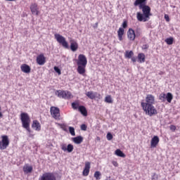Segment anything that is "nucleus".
<instances>
[{"mask_svg": "<svg viewBox=\"0 0 180 180\" xmlns=\"http://www.w3.org/2000/svg\"><path fill=\"white\" fill-rule=\"evenodd\" d=\"M147 0H136L134 3V6H139V9L142 10L141 12L136 13V19L139 22H148L151 14V8L146 5Z\"/></svg>", "mask_w": 180, "mask_h": 180, "instance_id": "nucleus-1", "label": "nucleus"}, {"mask_svg": "<svg viewBox=\"0 0 180 180\" xmlns=\"http://www.w3.org/2000/svg\"><path fill=\"white\" fill-rule=\"evenodd\" d=\"M154 105H155V96L153 94H147L145 98V102L141 103V106L143 112L146 115L150 116V117L158 115V111Z\"/></svg>", "mask_w": 180, "mask_h": 180, "instance_id": "nucleus-2", "label": "nucleus"}, {"mask_svg": "<svg viewBox=\"0 0 180 180\" xmlns=\"http://www.w3.org/2000/svg\"><path fill=\"white\" fill-rule=\"evenodd\" d=\"M20 117V120H21V123L23 129H25L27 131L30 133L28 135V137L33 139L34 137V134H30L32 130H30L31 120H30V117L29 116V114H27V112H21Z\"/></svg>", "mask_w": 180, "mask_h": 180, "instance_id": "nucleus-3", "label": "nucleus"}, {"mask_svg": "<svg viewBox=\"0 0 180 180\" xmlns=\"http://www.w3.org/2000/svg\"><path fill=\"white\" fill-rule=\"evenodd\" d=\"M77 72L80 75H84L86 72V64H88V60L86 56L84 54H79L78 56V60L77 61Z\"/></svg>", "mask_w": 180, "mask_h": 180, "instance_id": "nucleus-4", "label": "nucleus"}, {"mask_svg": "<svg viewBox=\"0 0 180 180\" xmlns=\"http://www.w3.org/2000/svg\"><path fill=\"white\" fill-rule=\"evenodd\" d=\"M55 95L58 96V98H62V99H71L72 94L68 91L57 90L55 92Z\"/></svg>", "mask_w": 180, "mask_h": 180, "instance_id": "nucleus-5", "label": "nucleus"}, {"mask_svg": "<svg viewBox=\"0 0 180 180\" xmlns=\"http://www.w3.org/2000/svg\"><path fill=\"white\" fill-rule=\"evenodd\" d=\"M54 36L56 41H58L59 44H61L64 49H70V46H68V42L65 40V37L60 34H55Z\"/></svg>", "mask_w": 180, "mask_h": 180, "instance_id": "nucleus-6", "label": "nucleus"}, {"mask_svg": "<svg viewBox=\"0 0 180 180\" xmlns=\"http://www.w3.org/2000/svg\"><path fill=\"white\" fill-rule=\"evenodd\" d=\"M0 141V150H6L9 147V137L8 135H2Z\"/></svg>", "mask_w": 180, "mask_h": 180, "instance_id": "nucleus-7", "label": "nucleus"}, {"mask_svg": "<svg viewBox=\"0 0 180 180\" xmlns=\"http://www.w3.org/2000/svg\"><path fill=\"white\" fill-rule=\"evenodd\" d=\"M50 112L52 117H53L55 120H60V117L61 116V115L60 114V108H58V107L52 106L50 108Z\"/></svg>", "mask_w": 180, "mask_h": 180, "instance_id": "nucleus-8", "label": "nucleus"}, {"mask_svg": "<svg viewBox=\"0 0 180 180\" xmlns=\"http://www.w3.org/2000/svg\"><path fill=\"white\" fill-rule=\"evenodd\" d=\"M39 180H57L54 173L45 172L40 177Z\"/></svg>", "mask_w": 180, "mask_h": 180, "instance_id": "nucleus-9", "label": "nucleus"}, {"mask_svg": "<svg viewBox=\"0 0 180 180\" xmlns=\"http://www.w3.org/2000/svg\"><path fill=\"white\" fill-rule=\"evenodd\" d=\"M30 9L32 15H36L37 16H39V7L37 3L31 4Z\"/></svg>", "mask_w": 180, "mask_h": 180, "instance_id": "nucleus-10", "label": "nucleus"}, {"mask_svg": "<svg viewBox=\"0 0 180 180\" xmlns=\"http://www.w3.org/2000/svg\"><path fill=\"white\" fill-rule=\"evenodd\" d=\"M127 38L131 41H134L136 40V32H134V30L129 28L127 31Z\"/></svg>", "mask_w": 180, "mask_h": 180, "instance_id": "nucleus-11", "label": "nucleus"}, {"mask_svg": "<svg viewBox=\"0 0 180 180\" xmlns=\"http://www.w3.org/2000/svg\"><path fill=\"white\" fill-rule=\"evenodd\" d=\"M90 169H91V162H86L84 165V169L82 172L83 176H88V175H89Z\"/></svg>", "mask_w": 180, "mask_h": 180, "instance_id": "nucleus-12", "label": "nucleus"}, {"mask_svg": "<svg viewBox=\"0 0 180 180\" xmlns=\"http://www.w3.org/2000/svg\"><path fill=\"white\" fill-rule=\"evenodd\" d=\"M32 127L36 131H40L41 130V124L37 120H34L32 121Z\"/></svg>", "mask_w": 180, "mask_h": 180, "instance_id": "nucleus-13", "label": "nucleus"}, {"mask_svg": "<svg viewBox=\"0 0 180 180\" xmlns=\"http://www.w3.org/2000/svg\"><path fill=\"white\" fill-rule=\"evenodd\" d=\"M158 143H160V138L158 136H153L150 141L151 148H155L158 146Z\"/></svg>", "mask_w": 180, "mask_h": 180, "instance_id": "nucleus-14", "label": "nucleus"}, {"mask_svg": "<svg viewBox=\"0 0 180 180\" xmlns=\"http://www.w3.org/2000/svg\"><path fill=\"white\" fill-rule=\"evenodd\" d=\"M37 63L39 65H44L46 63V57H44L43 53L37 57Z\"/></svg>", "mask_w": 180, "mask_h": 180, "instance_id": "nucleus-15", "label": "nucleus"}, {"mask_svg": "<svg viewBox=\"0 0 180 180\" xmlns=\"http://www.w3.org/2000/svg\"><path fill=\"white\" fill-rule=\"evenodd\" d=\"M70 50L72 51H77L78 50V42L75 41V39H70Z\"/></svg>", "mask_w": 180, "mask_h": 180, "instance_id": "nucleus-16", "label": "nucleus"}, {"mask_svg": "<svg viewBox=\"0 0 180 180\" xmlns=\"http://www.w3.org/2000/svg\"><path fill=\"white\" fill-rule=\"evenodd\" d=\"M20 70L22 72H25V74H30V71H32V68H30V66L27 64L21 65Z\"/></svg>", "mask_w": 180, "mask_h": 180, "instance_id": "nucleus-17", "label": "nucleus"}, {"mask_svg": "<svg viewBox=\"0 0 180 180\" xmlns=\"http://www.w3.org/2000/svg\"><path fill=\"white\" fill-rule=\"evenodd\" d=\"M124 34V29H123V27H120L117 31L118 39L120 40V41H122L123 40Z\"/></svg>", "mask_w": 180, "mask_h": 180, "instance_id": "nucleus-18", "label": "nucleus"}, {"mask_svg": "<svg viewBox=\"0 0 180 180\" xmlns=\"http://www.w3.org/2000/svg\"><path fill=\"white\" fill-rule=\"evenodd\" d=\"M79 112H80V113L84 116V117H86L88 116V110H86V108H85V106L84 105H80L79 107Z\"/></svg>", "mask_w": 180, "mask_h": 180, "instance_id": "nucleus-19", "label": "nucleus"}, {"mask_svg": "<svg viewBox=\"0 0 180 180\" xmlns=\"http://www.w3.org/2000/svg\"><path fill=\"white\" fill-rule=\"evenodd\" d=\"M23 172H25V174H30V172H32V171H33V167L32 166H29V165H25L23 168Z\"/></svg>", "mask_w": 180, "mask_h": 180, "instance_id": "nucleus-20", "label": "nucleus"}, {"mask_svg": "<svg viewBox=\"0 0 180 180\" xmlns=\"http://www.w3.org/2000/svg\"><path fill=\"white\" fill-rule=\"evenodd\" d=\"M72 141H74L75 144H81V143L84 141V138L82 136H78L72 138Z\"/></svg>", "mask_w": 180, "mask_h": 180, "instance_id": "nucleus-21", "label": "nucleus"}, {"mask_svg": "<svg viewBox=\"0 0 180 180\" xmlns=\"http://www.w3.org/2000/svg\"><path fill=\"white\" fill-rule=\"evenodd\" d=\"M138 60L139 63H146V55L143 53H140L138 54Z\"/></svg>", "mask_w": 180, "mask_h": 180, "instance_id": "nucleus-22", "label": "nucleus"}, {"mask_svg": "<svg viewBox=\"0 0 180 180\" xmlns=\"http://www.w3.org/2000/svg\"><path fill=\"white\" fill-rule=\"evenodd\" d=\"M115 155H117V157H122V158H125L126 155L123 153V151H122L120 149H117L115 152Z\"/></svg>", "mask_w": 180, "mask_h": 180, "instance_id": "nucleus-23", "label": "nucleus"}, {"mask_svg": "<svg viewBox=\"0 0 180 180\" xmlns=\"http://www.w3.org/2000/svg\"><path fill=\"white\" fill-rule=\"evenodd\" d=\"M79 101H76L73 103H72V109H74V110H77L79 109Z\"/></svg>", "mask_w": 180, "mask_h": 180, "instance_id": "nucleus-24", "label": "nucleus"}, {"mask_svg": "<svg viewBox=\"0 0 180 180\" xmlns=\"http://www.w3.org/2000/svg\"><path fill=\"white\" fill-rule=\"evenodd\" d=\"M134 56V53H133V51H126L124 57L125 58H131L132 56Z\"/></svg>", "mask_w": 180, "mask_h": 180, "instance_id": "nucleus-25", "label": "nucleus"}, {"mask_svg": "<svg viewBox=\"0 0 180 180\" xmlns=\"http://www.w3.org/2000/svg\"><path fill=\"white\" fill-rule=\"evenodd\" d=\"M104 101L105 103H113V98H112V96L108 95L105 97Z\"/></svg>", "mask_w": 180, "mask_h": 180, "instance_id": "nucleus-26", "label": "nucleus"}, {"mask_svg": "<svg viewBox=\"0 0 180 180\" xmlns=\"http://www.w3.org/2000/svg\"><path fill=\"white\" fill-rule=\"evenodd\" d=\"M172 99H174V96H172V94L171 93H167L166 94V101L169 103H171L172 102Z\"/></svg>", "mask_w": 180, "mask_h": 180, "instance_id": "nucleus-27", "label": "nucleus"}, {"mask_svg": "<svg viewBox=\"0 0 180 180\" xmlns=\"http://www.w3.org/2000/svg\"><path fill=\"white\" fill-rule=\"evenodd\" d=\"M86 95L89 98V99H95V94H94V91H88L86 93Z\"/></svg>", "mask_w": 180, "mask_h": 180, "instance_id": "nucleus-28", "label": "nucleus"}, {"mask_svg": "<svg viewBox=\"0 0 180 180\" xmlns=\"http://www.w3.org/2000/svg\"><path fill=\"white\" fill-rule=\"evenodd\" d=\"M66 151H68V153H72V151H74V146H72V144H68Z\"/></svg>", "mask_w": 180, "mask_h": 180, "instance_id": "nucleus-29", "label": "nucleus"}, {"mask_svg": "<svg viewBox=\"0 0 180 180\" xmlns=\"http://www.w3.org/2000/svg\"><path fill=\"white\" fill-rule=\"evenodd\" d=\"M166 96H167V94H165V93H162L160 95L159 98H160V100L162 101V102H165L166 101Z\"/></svg>", "mask_w": 180, "mask_h": 180, "instance_id": "nucleus-30", "label": "nucleus"}, {"mask_svg": "<svg viewBox=\"0 0 180 180\" xmlns=\"http://www.w3.org/2000/svg\"><path fill=\"white\" fill-rule=\"evenodd\" d=\"M165 43H167V44L171 45L174 43V38L170 37V38H167L165 39Z\"/></svg>", "mask_w": 180, "mask_h": 180, "instance_id": "nucleus-31", "label": "nucleus"}, {"mask_svg": "<svg viewBox=\"0 0 180 180\" xmlns=\"http://www.w3.org/2000/svg\"><path fill=\"white\" fill-rule=\"evenodd\" d=\"M94 178H96V180L101 179V172H96L94 173Z\"/></svg>", "mask_w": 180, "mask_h": 180, "instance_id": "nucleus-32", "label": "nucleus"}, {"mask_svg": "<svg viewBox=\"0 0 180 180\" xmlns=\"http://www.w3.org/2000/svg\"><path fill=\"white\" fill-rule=\"evenodd\" d=\"M69 131H70L71 136H75V129H74V127H70Z\"/></svg>", "mask_w": 180, "mask_h": 180, "instance_id": "nucleus-33", "label": "nucleus"}, {"mask_svg": "<svg viewBox=\"0 0 180 180\" xmlns=\"http://www.w3.org/2000/svg\"><path fill=\"white\" fill-rule=\"evenodd\" d=\"M53 69H54V71H56V72L58 74V75H61V70H60V68H58V67L55 66Z\"/></svg>", "mask_w": 180, "mask_h": 180, "instance_id": "nucleus-34", "label": "nucleus"}, {"mask_svg": "<svg viewBox=\"0 0 180 180\" xmlns=\"http://www.w3.org/2000/svg\"><path fill=\"white\" fill-rule=\"evenodd\" d=\"M112 139H113V135H112V134H110V133H108L107 134V140L110 141V140H112Z\"/></svg>", "mask_w": 180, "mask_h": 180, "instance_id": "nucleus-35", "label": "nucleus"}, {"mask_svg": "<svg viewBox=\"0 0 180 180\" xmlns=\"http://www.w3.org/2000/svg\"><path fill=\"white\" fill-rule=\"evenodd\" d=\"M151 180H158V174H157L156 173H153Z\"/></svg>", "mask_w": 180, "mask_h": 180, "instance_id": "nucleus-36", "label": "nucleus"}, {"mask_svg": "<svg viewBox=\"0 0 180 180\" xmlns=\"http://www.w3.org/2000/svg\"><path fill=\"white\" fill-rule=\"evenodd\" d=\"M122 26V29H126L127 27V20H124Z\"/></svg>", "mask_w": 180, "mask_h": 180, "instance_id": "nucleus-37", "label": "nucleus"}, {"mask_svg": "<svg viewBox=\"0 0 180 180\" xmlns=\"http://www.w3.org/2000/svg\"><path fill=\"white\" fill-rule=\"evenodd\" d=\"M86 125L85 124H82L80 127L81 130H83V131H86Z\"/></svg>", "mask_w": 180, "mask_h": 180, "instance_id": "nucleus-38", "label": "nucleus"}, {"mask_svg": "<svg viewBox=\"0 0 180 180\" xmlns=\"http://www.w3.org/2000/svg\"><path fill=\"white\" fill-rule=\"evenodd\" d=\"M169 129L172 131H175V130H176V127L175 125H170Z\"/></svg>", "mask_w": 180, "mask_h": 180, "instance_id": "nucleus-39", "label": "nucleus"}, {"mask_svg": "<svg viewBox=\"0 0 180 180\" xmlns=\"http://www.w3.org/2000/svg\"><path fill=\"white\" fill-rule=\"evenodd\" d=\"M61 150H63V151H67V146L65 144L61 145Z\"/></svg>", "mask_w": 180, "mask_h": 180, "instance_id": "nucleus-40", "label": "nucleus"}, {"mask_svg": "<svg viewBox=\"0 0 180 180\" xmlns=\"http://www.w3.org/2000/svg\"><path fill=\"white\" fill-rule=\"evenodd\" d=\"M148 45H147V44H144V45H143L142 46V49L143 50H147V49H148Z\"/></svg>", "mask_w": 180, "mask_h": 180, "instance_id": "nucleus-41", "label": "nucleus"}, {"mask_svg": "<svg viewBox=\"0 0 180 180\" xmlns=\"http://www.w3.org/2000/svg\"><path fill=\"white\" fill-rule=\"evenodd\" d=\"M165 19L166 22H169V16L167 14L165 15Z\"/></svg>", "mask_w": 180, "mask_h": 180, "instance_id": "nucleus-42", "label": "nucleus"}, {"mask_svg": "<svg viewBox=\"0 0 180 180\" xmlns=\"http://www.w3.org/2000/svg\"><path fill=\"white\" fill-rule=\"evenodd\" d=\"M112 164L114 165V167H119V163H117L116 161H112Z\"/></svg>", "mask_w": 180, "mask_h": 180, "instance_id": "nucleus-43", "label": "nucleus"}, {"mask_svg": "<svg viewBox=\"0 0 180 180\" xmlns=\"http://www.w3.org/2000/svg\"><path fill=\"white\" fill-rule=\"evenodd\" d=\"M131 60L133 63H136V61H137V60L134 57L131 58Z\"/></svg>", "mask_w": 180, "mask_h": 180, "instance_id": "nucleus-44", "label": "nucleus"}, {"mask_svg": "<svg viewBox=\"0 0 180 180\" xmlns=\"http://www.w3.org/2000/svg\"><path fill=\"white\" fill-rule=\"evenodd\" d=\"M3 116L2 112H0V117H2Z\"/></svg>", "mask_w": 180, "mask_h": 180, "instance_id": "nucleus-45", "label": "nucleus"}, {"mask_svg": "<svg viewBox=\"0 0 180 180\" xmlns=\"http://www.w3.org/2000/svg\"><path fill=\"white\" fill-rule=\"evenodd\" d=\"M6 1H10V2H12V1H16V0H6Z\"/></svg>", "mask_w": 180, "mask_h": 180, "instance_id": "nucleus-46", "label": "nucleus"}, {"mask_svg": "<svg viewBox=\"0 0 180 180\" xmlns=\"http://www.w3.org/2000/svg\"><path fill=\"white\" fill-rule=\"evenodd\" d=\"M0 110H1V107H0Z\"/></svg>", "mask_w": 180, "mask_h": 180, "instance_id": "nucleus-47", "label": "nucleus"}, {"mask_svg": "<svg viewBox=\"0 0 180 180\" xmlns=\"http://www.w3.org/2000/svg\"><path fill=\"white\" fill-rule=\"evenodd\" d=\"M0 19H1V16H0Z\"/></svg>", "mask_w": 180, "mask_h": 180, "instance_id": "nucleus-48", "label": "nucleus"}]
</instances>
